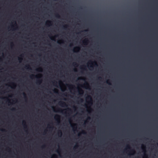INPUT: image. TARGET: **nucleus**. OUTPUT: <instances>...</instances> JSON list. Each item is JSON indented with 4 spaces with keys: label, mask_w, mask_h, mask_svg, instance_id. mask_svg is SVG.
Here are the masks:
<instances>
[{
    "label": "nucleus",
    "mask_w": 158,
    "mask_h": 158,
    "mask_svg": "<svg viewBox=\"0 0 158 158\" xmlns=\"http://www.w3.org/2000/svg\"><path fill=\"white\" fill-rule=\"evenodd\" d=\"M59 104L61 106H67L66 104V103L62 101H60L59 102Z\"/></svg>",
    "instance_id": "f257e3e1"
},
{
    "label": "nucleus",
    "mask_w": 158,
    "mask_h": 158,
    "mask_svg": "<svg viewBox=\"0 0 158 158\" xmlns=\"http://www.w3.org/2000/svg\"><path fill=\"white\" fill-rule=\"evenodd\" d=\"M60 117V116L59 115H56L55 116V118L56 119V120H57L58 123H60V119L59 118Z\"/></svg>",
    "instance_id": "f03ea898"
},
{
    "label": "nucleus",
    "mask_w": 158,
    "mask_h": 158,
    "mask_svg": "<svg viewBox=\"0 0 158 158\" xmlns=\"http://www.w3.org/2000/svg\"><path fill=\"white\" fill-rule=\"evenodd\" d=\"M87 98L90 100V101L89 102V103L92 104V100L91 96L88 95L87 97Z\"/></svg>",
    "instance_id": "7ed1b4c3"
},
{
    "label": "nucleus",
    "mask_w": 158,
    "mask_h": 158,
    "mask_svg": "<svg viewBox=\"0 0 158 158\" xmlns=\"http://www.w3.org/2000/svg\"><path fill=\"white\" fill-rule=\"evenodd\" d=\"M80 49V48L79 47H75L74 48V50H73V52H75V50H77V51H79Z\"/></svg>",
    "instance_id": "20e7f679"
},
{
    "label": "nucleus",
    "mask_w": 158,
    "mask_h": 158,
    "mask_svg": "<svg viewBox=\"0 0 158 158\" xmlns=\"http://www.w3.org/2000/svg\"><path fill=\"white\" fill-rule=\"evenodd\" d=\"M88 40L87 39H85L83 42L84 44L86 45L88 43Z\"/></svg>",
    "instance_id": "39448f33"
},
{
    "label": "nucleus",
    "mask_w": 158,
    "mask_h": 158,
    "mask_svg": "<svg viewBox=\"0 0 158 158\" xmlns=\"http://www.w3.org/2000/svg\"><path fill=\"white\" fill-rule=\"evenodd\" d=\"M46 23L47 25H51L52 21H51L48 20V21H47V22H46Z\"/></svg>",
    "instance_id": "423d86ee"
},
{
    "label": "nucleus",
    "mask_w": 158,
    "mask_h": 158,
    "mask_svg": "<svg viewBox=\"0 0 158 158\" xmlns=\"http://www.w3.org/2000/svg\"><path fill=\"white\" fill-rule=\"evenodd\" d=\"M78 92L79 93V94H83V91L81 89V90H78Z\"/></svg>",
    "instance_id": "0eeeda50"
},
{
    "label": "nucleus",
    "mask_w": 158,
    "mask_h": 158,
    "mask_svg": "<svg viewBox=\"0 0 158 158\" xmlns=\"http://www.w3.org/2000/svg\"><path fill=\"white\" fill-rule=\"evenodd\" d=\"M25 68H27V69H31V67L29 66V65H26L25 66Z\"/></svg>",
    "instance_id": "6e6552de"
},
{
    "label": "nucleus",
    "mask_w": 158,
    "mask_h": 158,
    "mask_svg": "<svg viewBox=\"0 0 158 158\" xmlns=\"http://www.w3.org/2000/svg\"><path fill=\"white\" fill-rule=\"evenodd\" d=\"M62 132L60 130H59L58 132V135H60V136H61L62 135Z\"/></svg>",
    "instance_id": "1a4fd4ad"
},
{
    "label": "nucleus",
    "mask_w": 158,
    "mask_h": 158,
    "mask_svg": "<svg viewBox=\"0 0 158 158\" xmlns=\"http://www.w3.org/2000/svg\"><path fill=\"white\" fill-rule=\"evenodd\" d=\"M145 148H146V146L145 145H142V149H143V150H145Z\"/></svg>",
    "instance_id": "9d476101"
},
{
    "label": "nucleus",
    "mask_w": 158,
    "mask_h": 158,
    "mask_svg": "<svg viewBox=\"0 0 158 158\" xmlns=\"http://www.w3.org/2000/svg\"><path fill=\"white\" fill-rule=\"evenodd\" d=\"M84 85L87 86H89V84L87 82H85Z\"/></svg>",
    "instance_id": "9b49d317"
},
{
    "label": "nucleus",
    "mask_w": 158,
    "mask_h": 158,
    "mask_svg": "<svg viewBox=\"0 0 158 158\" xmlns=\"http://www.w3.org/2000/svg\"><path fill=\"white\" fill-rule=\"evenodd\" d=\"M41 80H38L37 82V83H39V84H40L41 83Z\"/></svg>",
    "instance_id": "f8f14e48"
},
{
    "label": "nucleus",
    "mask_w": 158,
    "mask_h": 158,
    "mask_svg": "<svg viewBox=\"0 0 158 158\" xmlns=\"http://www.w3.org/2000/svg\"><path fill=\"white\" fill-rule=\"evenodd\" d=\"M56 17L58 18H59L60 17V15L58 14H56Z\"/></svg>",
    "instance_id": "ddd939ff"
},
{
    "label": "nucleus",
    "mask_w": 158,
    "mask_h": 158,
    "mask_svg": "<svg viewBox=\"0 0 158 158\" xmlns=\"http://www.w3.org/2000/svg\"><path fill=\"white\" fill-rule=\"evenodd\" d=\"M143 158H148L147 155L146 154H144V156L143 157Z\"/></svg>",
    "instance_id": "4468645a"
},
{
    "label": "nucleus",
    "mask_w": 158,
    "mask_h": 158,
    "mask_svg": "<svg viewBox=\"0 0 158 158\" xmlns=\"http://www.w3.org/2000/svg\"><path fill=\"white\" fill-rule=\"evenodd\" d=\"M127 149H131V148L129 145H127Z\"/></svg>",
    "instance_id": "2eb2a0df"
},
{
    "label": "nucleus",
    "mask_w": 158,
    "mask_h": 158,
    "mask_svg": "<svg viewBox=\"0 0 158 158\" xmlns=\"http://www.w3.org/2000/svg\"><path fill=\"white\" fill-rule=\"evenodd\" d=\"M41 68H40L39 69H36V70L37 71H40V70H41ZM40 71H41V70H40Z\"/></svg>",
    "instance_id": "dca6fc26"
},
{
    "label": "nucleus",
    "mask_w": 158,
    "mask_h": 158,
    "mask_svg": "<svg viewBox=\"0 0 158 158\" xmlns=\"http://www.w3.org/2000/svg\"><path fill=\"white\" fill-rule=\"evenodd\" d=\"M58 111L59 112H62V110L61 109H60V108H58Z\"/></svg>",
    "instance_id": "f3484780"
},
{
    "label": "nucleus",
    "mask_w": 158,
    "mask_h": 158,
    "mask_svg": "<svg viewBox=\"0 0 158 158\" xmlns=\"http://www.w3.org/2000/svg\"><path fill=\"white\" fill-rule=\"evenodd\" d=\"M93 63L95 65H96V66H98V65L96 61L94 62Z\"/></svg>",
    "instance_id": "a211bd4d"
},
{
    "label": "nucleus",
    "mask_w": 158,
    "mask_h": 158,
    "mask_svg": "<svg viewBox=\"0 0 158 158\" xmlns=\"http://www.w3.org/2000/svg\"><path fill=\"white\" fill-rule=\"evenodd\" d=\"M131 152H132L133 153H135V150H134V149L131 150Z\"/></svg>",
    "instance_id": "6ab92c4d"
},
{
    "label": "nucleus",
    "mask_w": 158,
    "mask_h": 158,
    "mask_svg": "<svg viewBox=\"0 0 158 158\" xmlns=\"http://www.w3.org/2000/svg\"><path fill=\"white\" fill-rule=\"evenodd\" d=\"M23 95L24 96V97H25V98H27V97H26V94L25 93H23Z\"/></svg>",
    "instance_id": "aec40b11"
},
{
    "label": "nucleus",
    "mask_w": 158,
    "mask_h": 158,
    "mask_svg": "<svg viewBox=\"0 0 158 158\" xmlns=\"http://www.w3.org/2000/svg\"><path fill=\"white\" fill-rule=\"evenodd\" d=\"M18 60H19V61L20 62L21 60H22L23 59L22 58H19Z\"/></svg>",
    "instance_id": "412c9836"
},
{
    "label": "nucleus",
    "mask_w": 158,
    "mask_h": 158,
    "mask_svg": "<svg viewBox=\"0 0 158 158\" xmlns=\"http://www.w3.org/2000/svg\"><path fill=\"white\" fill-rule=\"evenodd\" d=\"M106 83L109 85H111V83L109 82V80H107L106 81Z\"/></svg>",
    "instance_id": "4be33fe9"
},
{
    "label": "nucleus",
    "mask_w": 158,
    "mask_h": 158,
    "mask_svg": "<svg viewBox=\"0 0 158 158\" xmlns=\"http://www.w3.org/2000/svg\"><path fill=\"white\" fill-rule=\"evenodd\" d=\"M57 90L56 89H55L54 90H53V91L54 93H57V92H56V91Z\"/></svg>",
    "instance_id": "5701e85b"
},
{
    "label": "nucleus",
    "mask_w": 158,
    "mask_h": 158,
    "mask_svg": "<svg viewBox=\"0 0 158 158\" xmlns=\"http://www.w3.org/2000/svg\"><path fill=\"white\" fill-rule=\"evenodd\" d=\"M82 134H85L86 133V132H85V131H82Z\"/></svg>",
    "instance_id": "b1692460"
},
{
    "label": "nucleus",
    "mask_w": 158,
    "mask_h": 158,
    "mask_svg": "<svg viewBox=\"0 0 158 158\" xmlns=\"http://www.w3.org/2000/svg\"><path fill=\"white\" fill-rule=\"evenodd\" d=\"M67 110L70 111H72L69 108H67Z\"/></svg>",
    "instance_id": "393cba45"
},
{
    "label": "nucleus",
    "mask_w": 158,
    "mask_h": 158,
    "mask_svg": "<svg viewBox=\"0 0 158 158\" xmlns=\"http://www.w3.org/2000/svg\"><path fill=\"white\" fill-rule=\"evenodd\" d=\"M68 26L67 25H65V26H64V28H66Z\"/></svg>",
    "instance_id": "a878e982"
},
{
    "label": "nucleus",
    "mask_w": 158,
    "mask_h": 158,
    "mask_svg": "<svg viewBox=\"0 0 158 158\" xmlns=\"http://www.w3.org/2000/svg\"><path fill=\"white\" fill-rule=\"evenodd\" d=\"M83 101V100L81 98L80 99V101L81 102H82Z\"/></svg>",
    "instance_id": "bb28decb"
},
{
    "label": "nucleus",
    "mask_w": 158,
    "mask_h": 158,
    "mask_svg": "<svg viewBox=\"0 0 158 158\" xmlns=\"http://www.w3.org/2000/svg\"><path fill=\"white\" fill-rule=\"evenodd\" d=\"M56 155L54 154V155L52 156V157H56Z\"/></svg>",
    "instance_id": "cd10ccee"
},
{
    "label": "nucleus",
    "mask_w": 158,
    "mask_h": 158,
    "mask_svg": "<svg viewBox=\"0 0 158 158\" xmlns=\"http://www.w3.org/2000/svg\"><path fill=\"white\" fill-rule=\"evenodd\" d=\"M24 128H27V125H25V124H24Z\"/></svg>",
    "instance_id": "c85d7f7f"
},
{
    "label": "nucleus",
    "mask_w": 158,
    "mask_h": 158,
    "mask_svg": "<svg viewBox=\"0 0 158 158\" xmlns=\"http://www.w3.org/2000/svg\"><path fill=\"white\" fill-rule=\"evenodd\" d=\"M1 130L2 131H5V129H1Z\"/></svg>",
    "instance_id": "c756f323"
},
{
    "label": "nucleus",
    "mask_w": 158,
    "mask_h": 158,
    "mask_svg": "<svg viewBox=\"0 0 158 158\" xmlns=\"http://www.w3.org/2000/svg\"><path fill=\"white\" fill-rule=\"evenodd\" d=\"M78 147V145H76L74 147V148H77V147Z\"/></svg>",
    "instance_id": "7c9ffc66"
},
{
    "label": "nucleus",
    "mask_w": 158,
    "mask_h": 158,
    "mask_svg": "<svg viewBox=\"0 0 158 158\" xmlns=\"http://www.w3.org/2000/svg\"><path fill=\"white\" fill-rule=\"evenodd\" d=\"M53 38H54L53 37H51L50 38H51V40H54V39H53Z\"/></svg>",
    "instance_id": "2f4dec72"
},
{
    "label": "nucleus",
    "mask_w": 158,
    "mask_h": 158,
    "mask_svg": "<svg viewBox=\"0 0 158 158\" xmlns=\"http://www.w3.org/2000/svg\"><path fill=\"white\" fill-rule=\"evenodd\" d=\"M15 110V108H13L12 109V110Z\"/></svg>",
    "instance_id": "473e14b6"
},
{
    "label": "nucleus",
    "mask_w": 158,
    "mask_h": 158,
    "mask_svg": "<svg viewBox=\"0 0 158 158\" xmlns=\"http://www.w3.org/2000/svg\"><path fill=\"white\" fill-rule=\"evenodd\" d=\"M74 64L75 65H76L77 66V64L76 63H73V64Z\"/></svg>",
    "instance_id": "72a5a7b5"
},
{
    "label": "nucleus",
    "mask_w": 158,
    "mask_h": 158,
    "mask_svg": "<svg viewBox=\"0 0 158 158\" xmlns=\"http://www.w3.org/2000/svg\"><path fill=\"white\" fill-rule=\"evenodd\" d=\"M31 77H36V76H35L34 75H32L31 76Z\"/></svg>",
    "instance_id": "f704fd0d"
},
{
    "label": "nucleus",
    "mask_w": 158,
    "mask_h": 158,
    "mask_svg": "<svg viewBox=\"0 0 158 158\" xmlns=\"http://www.w3.org/2000/svg\"><path fill=\"white\" fill-rule=\"evenodd\" d=\"M62 82L61 81H60L59 82V84H60V83H61Z\"/></svg>",
    "instance_id": "c9c22d12"
},
{
    "label": "nucleus",
    "mask_w": 158,
    "mask_h": 158,
    "mask_svg": "<svg viewBox=\"0 0 158 158\" xmlns=\"http://www.w3.org/2000/svg\"><path fill=\"white\" fill-rule=\"evenodd\" d=\"M87 118L88 119H90V117H88Z\"/></svg>",
    "instance_id": "e433bc0d"
},
{
    "label": "nucleus",
    "mask_w": 158,
    "mask_h": 158,
    "mask_svg": "<svg viewBox=\"0 0 158 158\" xmlns=\"http://www.w3.org/2000/svg\"><path fill=\"white\" fill-rule=\"evenodd\" d=\"M78 79H81V80H83L84 79L83 78H79Z\"/></svg>",
    "instance_id": "4c0bfd02"
},
{
    "label": "nucleus",
    "mask_w": 158,
    "mask_h": 158,
    "mask_svg": "<svg viewBox=\"0 0 158 158\" xmlns=\"http://www.w3.org/2000/svg\"><path fill=\"white\" fill-rule=\"evenodd\" d=\"M74 71H77V70H76V69H74Z\"/></svg>",
    "instance_id": "58836bf2"
},
{
    "label": "nucleus",
    "mask_w": 158,
    "mask_h": 158,
    "mask_svg": "<svg viewBox=\"0 0 158 158\" xmlns=\"http://www.w3.org/2000/svg\"><path fill=\"white\" fill-rule=\"evenodd\" d=\"M90 62H91V64H92V62L90 61Z\"/></svg>",
    "instance_id": "ea45409f"
},
{
    "label": "nucleus",
    "mask_w": 158,
    "mask_h": 158,
    "mask_svg": "<svg viewBox=\"0 0 158 158\" xmlns=\"http://www.w3.org/2000/svg\"><path fill=\"white\" fill-rule=\"evenodd\" d=\"M80 134H78V136H80Z\"/></svg>",
    "instance_id": "a19ab883"
},
{
    "label": "nucleus",
    "mask_w": 158,
    "mask_h": 158,
    "mask_svg": "<svg viewBox=\"0 0 158 158\" xmlns=\"http://www.w3.org/2000/svg\"><path fill=\"white\" fill-rule=\"evenodd\" d=\"M25 123V122L24 121H23V123Z\"/></svg>",
    "instance_id": "79ce46f5"
},
{
    "label": "nucleus",
    "mask_w": 158,
    "mask_h": 158,
    "mask_svg": "<svg viewBox=\"0 0 158 158\" xmlns=\"http://www.w3.org/2000/svg\"><path fill=\"white\" fill-rule=\"evenodd\" d=\"M45 147V146H44H44H42V147Z\"/></svg>",
    "instance_id": "37998d69"
},
{
    "label": "nucleus",
    "mask_w": 158,
    "mask_h": 158,
    "mask_svg": "<svg viewBox=\"0 0 158 158\" xmlns=\"http://www.w3.org/2000/svg\"><path fill=\"white\" fill-rule=\"evenodd\" d=\"M90 67H91V68H93V67L92 66H90Z\"/></svg>",
    "instance_id": "c03bdc74"
},
{
    "label": "nucleus",
    "mask_w": 158,
    "mask_h": 158,
    "mask_svg": "<svg viewBox=\"0 0 158 158\" xmlns=\"http://www.w3.org/2000/svg\"><path fill=\"white\" fill-rule=\"evenodd\" d=\"M15 24H16V25H17L15 22Z\"/></svg>",
    "instance_id": "a18cd8bd"
},
{
    "label": "nucleus",
    "mask_w": 158,
    "mask_h": 158,
    "mask_svg": "<svg viewBox=\"0 0 158 158\" xmlns=\"http://www.w3.org/2000/svg\"><path fill=\"white\" fill-rule=\"evenodd\" d=\"M52 108H53V109H54V107H52Z\"/></svg>",
    "instance_id": "49530a36"
},
{
    "label": "nucleus",
    "mask_w": 158,
    "mask_h": 158,
    "mask_svg": "<svg viewBox=\"0 0 158 158\" xmlns=\"http://www.w3.org/2000/svg\"><path fill=\"white\" fill-rule=\"evenodd\" d=\"M85 31H87V30H85Z\"/></svg>",
    "instance_id": "de8ad7c7"
},
{
    "label": "nucleus",
    "mask_w": 158,
    "mask_h": 158,
    "mask_svg": "<svg viewBox=\"0 0 158 158\" xmlns=\"http://www.w3.org/2000/svg\"><path fill=\"white\" fill-rule=\"evenodd\" d=\"M9 102L10 103V102H9Z\"/></svg>",
    "instance_id": "09e8293b"
},
{
    "label": "nucleus",
    "mask_w": 158,
    "mask_h": 158,
    "mask_svg": "<svg viewBox=\"0 0 158 158\" xmlns=\"http://www.w3.org/2000/svg\"><path fill=\"white\" fill-rule=\"evenodd\" d=\"M55 83V82H53V83Z\"/></svg>",
    "instance_id": "8fccbe9b"
},
{
    "label": "nucleus",
    "mask_w": 158,
    "mask_h": 158,
    "mask_svg": "<svg viewBox=\"0 0 158 158\" xmlns=\"http://www.w3.org/2000/svg\"><path fill=\"white\" fill-rule=\"evenodd\" d=\"M71 85V86H73V85Z\"/></svg>",
    "instance_id": "3c124183"
}]
</instances>
